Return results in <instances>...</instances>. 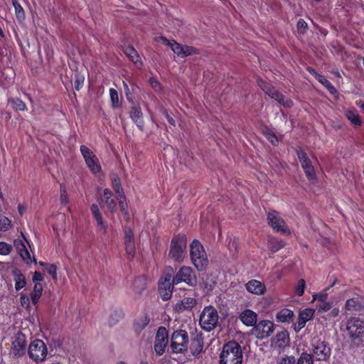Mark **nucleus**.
<instances>
[{
	"label": "nucleus",
	"instance_id": "obj_1",
	"mask_svg": "<svg viewBox=\"0 0 364 364\" xmlns=\"http://www.w3.org/2000/svg\"><path fill=\"white\" fill-rule=\"evenodd\" d=\"M242 362L240 346L234 341L226 343L220 355V364H242Z\"/></svg>",
	"mask_w": 364,
	"mask_h": 364
},
{
	"label": "nucleus",
	"instance_id": "obj_2",
	"mask_svg": "<svg viewBox=\"0 0 364 364\" xmlns=\"http://www.w3.org/2000/svg\"><path fill=\"white\" fill-rule=\"evenodd\" d=\"M187 239L185 235H175L171 242L168 256L176 262H181L186 255Z\"/></svg>",
	"mask_w": 364,
	"mask_h": 364
},
{
	"label": "nucleus",
	"instance_id": "obj_3",
	"mask_svg": "<svg viewBox=\"0 0 364 364\" xmlns=\"http://www.w3.org/2000/svg\"><path fill=\"white\" fill-rule=\"evenodd\" d=\"M190 255L193 265L198 270H203L208 264L206 252L198 240H193L190 246Z\"/></svg>",
	"mask_w": 364,
	"mask_h": 364
},
{
	"label": "nucleus",
	"instance_id": "obj_4",
	"mask_svg": "<svg viewBox=\"0 0 364 364\" xmlns=\"http://www.w3.org/2000/svg\"><path fill=\"white\" fill-rule=\"evenodd\" d=\"M218 318L217 310L212 306H208L202 311L199 323L202 328L210 331L217 326Z\"/></svg>",
	"mask_w": 364,
	"mask_h": 364
},
{
	"label": "nucleus",
	"instance_id": "obj_5",
	"mask_svg": "<svg viewBox=\"0 0 364 364\" xmlns=\"http://www.w3.org/2000/svg\"><path fill=\"white\" fill-rule=\"evenodd\" d=\"M345 331L351 341L364 336V321L358 317L349 318L345 323Z\"/></svg>",
	"mask_w": 364,
	"mask_h": 364
},
{
	"label": "nucleus",
	"instance_id": "obj_6",
	"mask_svg": "<svg viewBox=\"0 0 364 364\" xmlns=\"http://www.w3.org/2000/svg\"><path fill=\"white\" fill-rule=\"evenodd\" d=\"M28 354L29 358L36 363L43 362L48 354L47 346L40 339H35L28 346Z\"/></svg>",
	"mask_w": 364,
	"mask_h": 364
},
{
	"label": "nucleus",
	"instance_id": "obj_7",
	"mask_svg": "<svg viewBox=\"0 0 364 364\" xmlns=\"http://www.w3.org/2000/svg\"><path fill=\"white\" fill-rule=\"evenodd\" d=\"M80 150L89 170L94 175L100 176L102 173V168L97 156L85 145H81Z\"/></svg>",
	"mask_w": 364,
	"mask_h": 364
},
{
	"label": "nucleus",
	"instance_id": "obj_8",
	"mask_svg": "<svg viewBox=\"0 0 364 364\" xmlns=\"http://www.w3.org/2000/svg\"><path fill=\"white\" fill-rule=\"evenodd\" d=\"M189 338L188 333L184 330L175 331L171 336V346L176 353H181L188 350Z\"/></svg>",
	"mask_w": 364,
	"mask_h": 364
},
{
	"label": "nucleus",
	"instance_id": "obj_9",
	"mask_svg": "<svg viewBox=\"0 0 364 364\" xmlns=\"http://www.w3.org/2000/svg\"><path fill=\"white\" fill-rule=\"evenodd\" d=\"M258 85L260 88L264 90L270 97L274 99L281 105L285 107H291L293 105L292 101L290 99L285 98L280 92L275 90L271 85L263 80H259L257 81Z\"/></svg>",
	"mask_w": 364,
	"mask_h": 364
},
{
	"label": "nucleus",
	"instance_id": "obj_10",
	"mask_svg": "<svg viewBox=\"0 0 364 364\" xmlns=\"http://www.w3.org/2000/svg\"><path fill=\"white\" fill-rule=\"evenodd\" d=\"M267 221L272 229L283 234H290V230L286 225L280 214L275 211H269L267 214Z\"/></svg>",
	"mask_w": 364,
	"mask_h": 364
},
{
	"label": "nucleus",
	"instance_id": "obj_11",
	"mask_svg": "<svg viewBox=\"0 0 364 364\" xmlns=\"http://www.w3.org/2000/svg\"><path fill=\"white\" fill-rule=\"evenodd\" d=\"M173 284H179L181 282H185L190 286H195L197 283L196 277L194 274L193 269L190 267H182L173 277Z\"/></svg>",
	"mask_w": 364,
	"mask_h": 364
},
{
	"label": "nucleus",
	"instance_id": "obj_12",
	"mask_svg": "<svg viewBox=\"0 0 364 364\" xmlns=\"http://www.w3.org/2000/svg\"><path fill=\"white\" fill-rule=\"evenodd\" d=\"M253 326L251 334L260 339L269 337L274 331V323L267 320L260 321Z\"/></svg>",
	"mask_w": 364,
	"mask_h": 364
},
{
	"label": "nucleus",
	"instance_id": "obj_13",
	"mask_svg": "<svg viewBox=\"0 0 364 364\" xmlns=\"http://www.w3.org/2000/svg\"><path fill=\"white\" fill-rule=\"evenodd\" d=\"M26 351V337L21 333H16L13 338L10 348V354L15 357L25 355Z\"/></svg>",
	"mask_w": 364,
	"mask_h": 364
},
{
	"label": "nucleus",
	"instance_id": "obj_14",
	"mask_svg": "<svg viewBox=\"0 0 364 364\" xmlns=\"http://www.w3.org/2000/svg\"><path fill=\"white\" fill-rule=\"evenodd\" d=\"M159 41L171 48L175 54L181 58H185L195 53V49L187 46H182L175 41H169L164 37H161Z\"/></svg>",
	"mask_w": 364,
	"mask_h": 364
},
{
	"label": "nucleus",
	"instance_id": "obj_15",
	"mask_svg": "<svg viewBox=\"0 0 364 364\" xmlns=\"http://www.w3.org/2000/svg\"><path fill=\"white\" fill-rule=\"evenodd\" d=\"M174 284L171 274H166L159 281V291L164 301H167L171 299Z\"/></svg>",
	"mask_w": 364,
	"mask_h": 364
},
{
	"label": "nucleus",
	"instance_id": "obj_16",
	"mask_svg": "<svg viewBox=\"0 0 364 364\" xmlns=\"http://www.w3.org/2000/svg\"><path fill=\"white\" fill-rule=\"evenodd\" d=\"M312 353L318 360H325L331 355V348L323 341H314L312 343Z\"/></svg>",
	"mask_w": 364,
	"mask_h": 364
},
{
	"label": "nucleus",
	"instance_id": "obj_17",
	"mask_svg": "<svg viewBox=\"0 0 364 364\" xmlns=\"http://www.w3.org/2000/svg\"><path fill=\"white\" fill-rule=\"evenodd\" d=\"M168 343V331L165 327L159 328L154 343V350L157 355H161L164 353Z\"/></svg>",
	"mask_w": 364,
	"mask_h": 364
},
{
	"label": "nucleus",
	"instance_id": "obj_18",
	"mask_svg": "<svg viewBox=\"0 0 364 364\" xmlns=\"http://www.w3.org/2000/svg\"><path fill=\"white\" fill-rule=\"evenodd\" d=\"M246 290L252 294L263 295L266 292L265 284L257 279H251L245 284Z\"/></svg>",
	"mask_w": 364,
	"mask_h": 364
},
{
	"label": "nucleus",
	"instance_id": "obj_19",
	"mask_svg": "<svg viewBox=\"0 0 364 364\" xmlns=\"http://www.w3.org/2000/svg\"><path fill=\"white\" fill-rule=\"evenodd\" d=\"M315 311L312 309H305L303 311H300L299 314L298 321L295 324L294 329L296 332L301 331L306 325V322L310 321L314 315Z\"/></svg>",
	"mask_w": 364,
	"mask_h": 364
},
{
	"label": "nucleus",
	"instance_id": "obj_20",
	"mask_svg": "<svg viewBox=\"0 0 364 364\" xmlns=\"http://www.w3.org/2000/svg\"><path fill=\"white\" fill-rule=\"evenodd\" d=\"M91 212L96 221L97 230L103 234H105L107 232V225L103 220L99 206L97 204H92L91 206Z\"/></svg>",
	"mask_w": 364,
	"mask_h": 364
},
{
	"label": "nucleus",
	"instance_id": "obj_21",
	"mask_svg": "<svg viewBox=\"0 0 364 364\" xmlns=\"http://www.w3.org/2000/svg\"><path fill=\"white\" fill-rule=\"evenodd\" d=\"M289 344V333L286 331L277 333L274 339L272 340V346L275 348L282 349Z\"/></svg>",
	"mask_w": 364,
	"mask_h": 364
},
{
	"label": "nucleus",
	"instance_id": "obj_22",
	"mask_svg": "<svg viewBox=\"0 0 364 364\" xmlns=\"http://www.w3.org/2000/svg\"><path fill=\"white\" fill-rule=\"evenodd\" d=\"M124 243L127 254L133 257L135 252V242L134 234L130 229L125 230L124 232Z\"/></svg>",
	"mask_w": 364,
	"mask_h": 364
},
{
	"label": "nucleus",
	"instance_id": "obj_23",
	"mask_svg": "<svg viewBox=\"0 0 364 364\" xmlns=\"http://www.w3.org/2000/svg\"><path fill=\"white\" fill-rule=\"evenodd\" d=\"M239 318L245 326H253L257 323V314L250 309H245L240 313Z\"/></svg>",
	"mask_w": 364,
	"mask_h": 364
},
{
	"label": "nucleus",
	"instance_id": "obj_24",
	"mask_svg": "<svg viewBox=\"0 0 364 364\" xmlns=\"http://www.w3.org/2000/svg\"><path fill=\"white\" fill-rule=\"evenodd\" d=\"M124 53L133 62L138 68L142 67V61L138 54L137 50L132 46H127L124 48Z\"/></svg>",
	"mask_w": 364,
	"mask_h": 364
},
{
	"label": "nucleus",
	"instance_id": "obj_25",
	"mask_svg": "<svg viewBox=\"0 0 364 364\" xmlns=\"http://www.w3.org/2000/svg\"><path fill=\"white\" fill-rule=\"evenodd\" d=\"M102 201L107 205V208L112 213L116 210V202L115 200L112 198V193L109 189L105 188L104 190Z\"/></svg>",
	"mask_w": 364,
	"mask_h": 364
},
{
	"label": "nucleus",
	"instance_id": "obj_26",
	"mask_svg": "<svg viewBox=\"0 0 364 364\" xmlns=\"http://www.w3.org/2000/svg\"><path fill=\"white\" fill-rule=\"evenodd\" d=\"M197 304V301L195 298L187 296L184 297L178 303L176 304V307L179 310L191 309Z\"/></svg>",
	"mask_w": 364,
	"mask_h": 364
},
{
	"label": "nucleus",
	"instance_id": "obj_27",
	"mask_svg": "<svg viewBox=\"0 0 364 364\" xmlns=\"http://www.w3.org/2000/svg\"><path fill=\"white\" fill-rule=\"evenodd\" d=\"M14 281L15 283V289L19 291L24 288L26 285V281L24 275L19 270L13 272Z\"/></svg>",
	"mask_w": 364,
	"mask_h": 364
},
{
	"label": "nucleus",
	"instance_id": "obj_28",
	"mask_svg": "<svg viewBox=\"0 0 364 364\" xmlns=\"http://www.w3.org/2000/svg\"><path fill=\"white\" fill-rule=\"evenodd\" d=\"M131 118L134 121V123L137 125V127L142 129L144 125L142 112L139 108L133 107L131 111Z\"/></svg>",
	"mask_w": 364,
	"mask_h": 364
},
{
	"label": "nucleus",
	"instance_id": "obj_29",
	"mask_svg": "<svg viewBox=\"0 0 364 364\" xmlns=\"http://www.w3.org/2000/svg\"><path fill=\"white\" fill-rule=\"evenodd\" d=\"M294 312L288 309H284L279 311L276 316L277 320L279 322H289L293 318Z\"/></svg>",
	"mask_w": 364,
	"mask_h": 364
},
{
	"label": "nucleus",
	"instance_id": "obj_30",
	"mask_svg": "<svg viewBox=\"0 0 364 364\" xmlns=\"http://www.w3.org/2000/svg\"><path fill=\"white\" fill-rule=\"evenodd\" d=\"M43 293V286L41 283L37 282L34 284L33 290L31 294V302L36 305L38 304Z\"/></svg>",
	"mask_w": 364,
	"mask_h": 364
},
{
	"label": "nucleus",
	"instance_id": "obj_31",
	"mask_svg": "<svg viewBox=\"0 0 364 364\" xmlns=\"http://www.w3.org/2000/svg\"><path fill=\"white\" fill-rule=\"evenodd\" d=\"M297 156L301 163L302 168L313 166L306 153L302 149H300L297 151Z\"/></svg>",
	"mask_w": 364,
	"mask_h": 364
},
{
	"label": "nucleus",
	"instance_id": "obj_32",
	"mask_svg": "<svg viewBox=\"0 0 364 364\" xmlns=\"http://www.w3.org/2000/svg\"><path fill=\"white\" fill-rule=\"evenodd\" d=\"M146 289V279L143 277L136 278L134 282V290L138 295L141 294L142 291Z\"/></svg>",
	"mask_w": 364,
	"mask_h": 364
},
{
	"label": "nucleus",
	"instance_id": "obj_33",
	"mask_svg": "<svg viewBox=\"0 0 364 364\" xmlns=\"http://www.w3.org/2000/svg\"><path fill=\"white\" fill-rule=\"evenodd\" d=\"M346 116L348 119L354 125H361V120L358 112L353 109H348L346 112Z\"/></svg>",
	"mask_w": 364,
	"mask_h": 364
},
{
	"label": "nucleus",
	"instance_id": "obj_34",
	"mask_svg": "<svg viewBox=\"0 0 364 364\" xmlns=\"http://www.w3.org/2000/svg\"><path fill=\"white\" fill-rule=\"evenodd\" d=\"M284 246V243L283 241L276 239V238H270L268 240V247L272 252H276L283 248Z\"/></svg>",
	"mask_w": 364,
	"mask_h": 364
},
{
	"label": "nucleus",
	"instance_id": "obj_35",
	"mask_svg": "<svg viewBox=\"0 0 364 364\" xmlns=\"http://www.w3.org/2000/svg\"><path fill=\"white\" fill-rule=\"evenodd\" d=\"M117 200L119 203L120 210L123 213L124 218L126 220H129V212L127 210L128 205H127V203L126 202V198L124 197V195H120L119 196H117Z\"/></svg>",
	"mask_w": 364,
	"mask_h": 364
},
{
	"label": "nucleus",
	"instance_id": "obj_36",
	"mask_svg": "<svg viewBox=\"0 0 364 364\" xmlns=\"http://www.w3.org/2000/svg\"><path fill=\"white\" fill-rule=\"evenodd\" d=\"M190 349L193 355L199 354L203 350V341L200 338H194L192 340Z\"/></svg>",
	"mask_w": 364,
	"mask_h": 364
},
{
	"label": "nucleus",
	"instance_id": "obj_37",
	"mask_svg": "<svg viewBox=\"0 0 364 364\" xmlns=\"http://www.w3.org/2000/svg\"><path fill=\"white\" fill-rule=\"evenodd\" d=\"M9 103L16 111H24L26 109V105L19 98H11L9 100Z\"/></svg>",
	"mask_w": 364,
	"mask_h": 364
},
{
	"label": "nucleus",
	"instance_id": "obj_38",
	"mask_svg": "<svg viewBox=\"0 0 364 364\" xmlns=\"http://www.w3.org/2000/svg\"><path fill=\"white\" fill-rule=\"evenodd\" d=\"M12 228L11 220L0 213V232H6Z\"/></svg>",
	"mask_w": 364,
	"mask_h": 364
},
{
	"label": "nucleus",
	"instance_id": "obj_39",
	"mask_svg": "<svg viewBox=\"0 0 364 364\" xmlns=\"http://www.w3.org/2000/svg\"><path fill=\"white\" fill-rule=\"evenodd\" d=\"M13 5L15 9L16 16L18 21H22L25 19V12L23 7L16 1H13Z\"/></svg>",
	"mask_w": 364,
	"mask_h": 364
},
{
	"label": "nucleus",
	"instance_id": "obj_40",
	"mask_svg": "<svg viewBox=\"0 0 364 364\" xmlns=\"http://www.w3.org/2000/svg\"><path fill=\"white\" fill-rule=\"evenodd\" d=\"M360 308V304L356 298L348 299L346 302L345 309L346 311H356Z\"/></svg>",
	"mask_w": 364,
	"mask_h": 364
},
{
	"label": "nucleus",
	"instance_id": "obj_41",
	"mask_svg": "<svg viewBox=\"0 0 364 364\" xmlns=\"http://www.w3.org/2000/svg\"><path fill=\"white\" fill-rule=\"evenodd\" d=\"M303 169L308 180L312 183H315L317 180V177L314 166H310Z\"/></svg>",
	"mask_w": 364,
	"mask_h": 364
},
{
	"label": "nucleus",
	"instance_id": "obj_42",
	"mask_svg": "<svg viewBox=\"0 0 364 364\" xmlns=\"http://www.w3.org/2000/svg\"><path fill=\"white\" fill-rule=\"evenodd\" d=\"M109 96L112 102V107L114 108L118 107L119 106V101L117 91L114 88H110Z\"/></svg>",
	"mask_w": 364,
	"mask_h": 364
},
{
	"label": "nucleus",
	"instance_id": "obj_43",
	"mask_svg": "<svg viewBox=\"0 0 364 364\" xmlns=\"http://www.w3.org/2000/svg\"><path fill=\"white\" fill-rule=\"evenodd\" d=\"M296 364H314L312 357L307 353H302Z\"/></svg>",
	"mask_w": 364,
	"mask_h": 364
},
{
	"label": "nucleus",
	"instance_id": "obj_44",
	"mask_svg": "<svg viewBox=\"0 0 364 364\" xmlns=\"http://www.w3.org/2000/svg\"><path fill=\"white\" fill-rule=\"evenodd\" d=\"M306 287V282L304 279H299L296 286H295V292L298 296H302L304 293V289Z\"/></svg>",
	"mask_w": 364,
	"mask_h": 364
},
{
	"label": "nucleus",
	"instance_id": "obj_45",
	"mask_svg": "<svg viewBox=\"0 0 364 364\" xmlns=\"http://www.w3.org/2000/svg\"><path fill=\"white\" fill-rule=\"evenodd\" d=\"M113 188L117 194V196H119L120 195H124L123 189L121 186L120 181L118 178H114L112 181Z\"/></svg>",
	"mask_w": 364,
	"mask_h": 364
},
{
	"label": "nucleus",
	"instance_id": "obj_46",
	"mask_svg": "<svg viewBox=\"0 0 364 364\" xmlns=\"http://www.w3.org/2000/svg\"><path fill=\"white\" fill-rule=\"evenodd\" d=\"M30 301H31V298H29L28 295L24 293L20 294V304L22 307L28 309L30 307Z\"/></svg>",
	"mask_w": 364,
	"mask_h": 364
},
{
	"label": "nucleus",
	"instance_id": "obj_47",
	"mask_svg": "<svg viewBox=\"0 0 364 364\" xmlns=\"http://www.w3.org/2000/svg\"><path fill=\"white\" fill-rule=\"evenodd\" d=\"M12 247L4 242H0V255H7L11 252Z\"/></svg>",
	"mask_w": 364,
	"mask_h": 364
},
{
	"label": "nucleus",
	"instance_id": "obj_48",
	"mask_svg": "<svg viewBox=\"0 0 364 364\" xmlns=\"http://www.w3.org/2000/svg\"><path fill=\"white\" fill-rule=\"evenodd\" d=\"M265 136L268 141H269L273 145H277L279 140L277 136L272 132L267 131L265 133Z\"/></svg>",
	"mask_w": 364,
	"mask_h": 364
},
{
	"label": "nucleus",
	"instance_id": "obj_49",
	"mask_svg": "<svg viewBox=\"0 0 364 364\" xmlns=\"http://www.w3.org/2000/svg\"><path fill=\"white\" fill-rule=\"evenodd\" d=\"M19 254H20L21 258L23 259V261H25L27 264H29L31 262L32 259H31L30 253L28 251L27 248L20 251Z\"/></svg>",
	"mask_w": 364,
	"mask_h": 364
},
{
	"label": "nucleus",
	"instance_id": "obj_50",
	"mask_svg": "<svg viewBox=\"0 0 364 364\" xmlns=\"http://www.w3.org/2000/svg\"><path fill=\"white\" fill-rule=\"evenodd\" d=\"M296 360L294 356H286L284 358H282L278 364H295Z\"/></svg>",
	"mask_w": 364,
	"mask_h": 364
},
{
	"label": "nucleus",
	"instance_id": "obj_51",
	"mask_svg": "<svg viewBox=\"0 0 364 364\" xmlns=\"http://www.w3.org/2000/svg\"><path fill=\"white\" fill-rule=\"evenodd\" d=\"M327 293L326 291L320 292L318 294H316L313 295V301L318 300L320 302L323 301H326L327 299Z\"/></svg>",
	"mask_w": 364,
	"mask_h": 364
},
{
	"label": "nucleus",
	"instance_id": "obj_52",
	"mask_svg": "<svg viewBox=\"0 0 364 364\" xmlns=\"http://www.w3.org/2000/svg\"><path fill=\"white\" fill-rule=\"evenodd\" d=\"M331 303L327 301H323L318 305V309L322 311H327L331 309Z\"/></svg>",
	"mask_w": 364,
	"mask_h": 364
},
{
	"label": "nucleus",
	"instance_id": "obj_53",
	"mask_svg": "<svg viewBox=\"0 0 364 364\" xmlns=\"http://www.w3.org/2000/svg\"><path fill=\"white\" fill-rule=\"evenodd\" d=\"M14 243L18 252L26 248L24 241L21 239H16Z\"/></svg>",
	"mask_w": 364,
	"mask_h": 364
},
{
	"label": "nucleus",
	"instance_id": "obj_54",
	"mask_svg": "<svg viewBox=\"0 0 364 364\" xmlns=\"http://www.w3.org/2000/svg\"><path fill=\"white\" fill-rule=\"evenodd\" d=\"M46 271L53 277L54 279H57V269L54 264L47 265Z\"/></svg>",
	"mask_w": 364,
	"mask_h": 364
},
{
	"label": "nucleus",
	"instance_id": "obj_55",
	"mask_svg": "<svg viewBox=\"0 0 364 364\" xmlns=\"http://www.w3.org/2000/svg\"><path fill=\"white\" fill-rule=\"evenodd\" d=\"M60 203L62 205H67L68 203V198L66 193V191L60 188Z\"/></svg>",
	"mask_w": 364,
	"mask_h": 364
},
{
	"label": "nucleus",
	"instance_id": "obj_56",
	"mask_svg": "<svg viewBox=\"0 0 364 364\" xmlns=\"http://www.w3.org/2000/svg\"><path fill=\"white\" fill-rule=\"evenodd\" d=\"M315 77L318 80L319 82H321L324 87H327V85L330 83V81L327 80L324 76L315 73Z\"/></svg>",
	"mask_w": 364,
	"mask_h": 364
},
{
	"label": "nucleus",
	"instance_id": "obj_57",
	"mask_svg": "<svg viewBox=\"0 0 364 364\" xmlns=\"http://www.w3.org/2000/svg\"><path fill=\"white\" fill-rule=\"evenodd\" d=\"M215 284V281L211 280L210 283L203 282L201 284V287H202V288H203L204 291L208 292L213 289Z\"/></svg>",
	"mask_w": 364,
	"mask_h": 364
},
{
	"label": "nucleus",
	"instance_id": "obj_58",
	"mask_svg": "<svg viewBox=\"0 0 364 364\" xmlns=\"http://www.w3.org/2000/svg\"><path fill=\"white\" fill-rule=\"evenodd\" d=\"M84 82V77L77 76L76 77L75 82V88L77 90H79L80 88H82Z\"/></svg>",
	"mask_w": 364,
	"mask_h": 364
},
{
	"label": "nucleus",
	"instance_id": "obj_59",
	"mask_svg": "<svg viewBox=\"0 0 364 364\" xmlns=\"http://www.w3.org/2000/svg\"><path fill=\"white\" fill-rule=\"evenodd\" d=\"M43 278H44V277H43V274L36 272L33 277V281L35 283H37V282L41 283L43 280Z\"/></svg>",
	"mask_w": 364,
	"mask_h": 364
},
{
	"label": "nucleus",
	"instance_id": "obj_60",
	"mask_svg": "<svg viewBox=\"0 0 364 364\" xmlns=\"http://www.w3.org/2000/svg\"><path fill=\"white\" fill-rule=\"evenodd\" d=\"M307 27L306 22L303 19H299L297 22L298 29H305Z\"/></svg>",
	"mask_w": 364,
	"mask_h": 364
},
{
	"label": "nucleus",
	"instance_id": "obj_61",
	"mask_svg": "<svg viewBox=\"0 0 364 364\" xmlns=\"http://www.w3.org/2000/svg\"><path fill=\"white\" fill-rule=\"evenodd\" d=\"M149 82H150L151 85L152 86V87H154L155 89L160 87L159 82L154 78H152V77L150 78Z\"/></svg>",
	"mask_w": 364,
	"mask_h": 364
},
{
	"label": "nucleus",
	"instance_id": "obj_62",
	"mask_svg": "<svg viewBox=\"0 0 364 364\" xmlns=\"http://www.w3.org/2000/svg\"><path fill=\"white\" fill-rule=\"evenodd\" d=\"M328 91L331 93V94H334L336 92V88L333 86V85L330 82L327 87H326Z\"/></svg>",
	"mask_w": 364,
	"mask_h": 364
},
{
	"label": "nucleus",
	"instance_id": "obj_63",
	"mask_svg": "<svg viewBox=\"0 0 364 364\" xmlns=\"http://www.w3.org/2000/svg\"><path fill=\"white\" fill-rule=\"evenodd\" d=\"M328 91L331 93V94H334L336 92V88L333 86V85L330 82L327 87H326Z\"/></svg>",
	"mask_w": 364,
	"mask_h": 364
},
{
	"label": "nucleus",
	"instance_id": "obj_64",
	"mask_svg": "<svg viewBox=\"0 0 364 364\" xmlns=\"http://www.w3.org/2000/svg\"><path fill=\"white\" fill-rule=\"evenodd\" d=\"M18 213L21 215H22L23 214V213L25 212L26 210V208L24 207V205H21V204H19L18 205Z\"/></svg>",
	"mask_w": 364,
	"mask_h": 364
}]
</instances>
